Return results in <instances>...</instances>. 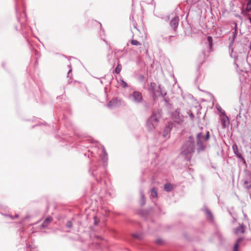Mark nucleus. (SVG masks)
<instances>
[{"instance_id":"4","label":"nucleus","mask_w":251,"mask_h":251,"mask_svg":"<svg viewBox=\"0 0 251 251\" xmlns=\"http://www.w3.org/2000/svg\"><path fill=\"white\" fill-rule=\"evenodd\" d=\"M128 99L133 103L138 104L143 101V96L140 91H134L128 96Z\"/></svg>"},{"instance_id":"30","label":"nucleus","mask_w":251,"mask_h":251,"mask_svg":"<svg viewBox=\"0 0 251 251\" xmlns=\"http://www.w3.org/2000/svg\"><path fill=\"white\" fill-rule=\"evenodd\" d=\"M188 114L189 115V116L191 118V119H193V118H194V115L192 113H189V112H188Z\"/></svg>"},{"instance_id":"27","label":"nucleus","mask_w":251,"mask_h":251,"mask_svg":"<svg viewBox=\"0 0 251 251\" xmlns=\"http://www.w3.org/2000/svg\"><path fill=\"white\" fill-rule=\"evenodd\" d=\"M66 227L69 228H72L73 226V224H72V222L70 221H68L67 223H66Z\"/></svg>"},{"instance_id":"1","label":"nucleus","mask_w":251,"mask_h":251,"mask_svg":"<svg viewBox=\"0 0 251 251\" xmlns=\"http://www.w3.org/2000/svg\"><path fill=\"white\" fill-rule=\"evenodd\" d=\"M196 149L194 139L190 136L188 139L183 144L181 149V154L185 159L190 161Z\"/></svg>"},{"instance_id":"15","label":"nucleus","mask_w":251,"mask_h":251,"mask_svg":"<svg viewBox=\"0 0 251 251\" xmlns=\"http://www.w3.org/2000/svg\"><path fill=\"white\" fill-rule=\"evenodd\" d=\"M171 129V125L167 126L164 130L163 136L164 138H167L169 136V134Z\"/></svg>"},{"instance_id":"28","label":"nucleus","mask_w":251,"mask_h":251,"mask_svg":"<svg viewBox=\"0 0 251 251\" xmlns=\"http://www.w3.org/2000/svg\"><path fill=\"white\" fill-rule=\"evenodd\" d=\"M138 79L140 81H142L144 79V76L143 75H140L138 77Z\"/></svg>"},{"instance_id":"21","label":"nucleus","mask_w":251,"mask_h":251,"mask_svg":"<svg viewBox=\"0 0 251 251\" xmlns=\"http://www.w3.org/2000/svg\"><path fill=\"white\" fill-rule=\"evenodd\" d=\"M155 83H153V82H151V85L149 87V90L152 92L154 96L158 95L155 93V92L154 91V87H155Z\"/></svg>"},{"instance_id":"33","label":"nucleus","mask_w":251,"mask_h":251,"mask_svg":"<svg viewBox=\"0 0 251 251\" xmlns=\"http://www.w3.org/2000/svg\"><path fill=\"white\" fill-rule=\"evenodd\" d=\"M236 33H237L236 29H235L234 31L233 32V36L234 37H235Z\"/></svg>"},{"instance_id":"9","label":"nucleus","mask_w":251,"mask_h":251,"mask_svg":"<svg viewBox=\"0 0 251 251\" xmlns=\"http://www.w3.org/2000/svg\"><path fill=\"white\" fill-rule=\"evenodd\" d=\"M179 18L177 16L174 17L170 21V25L174 28V31H176L178 25Z\"/></svg>"},{"instance_id":"12","label":"nucleus","mask_w":251,"mask_h":251,"mask_svg":"<svg viewBox=\"0 0 251 251\" xmlns=\"http://www.w3.org/2000/svg\"><path fill=\"white\" fill-rule=\"evenodd\" d=\"M245 232V226L242 224L235 228L234 230V233L236 235H240V234L244 233Z\"/></svg>"},{"instance_id":"13","label":"nucleus","mask_w":251,"mask_h":251,"mask_svg":"<svg viewBox=\"0 0 251 251\" xmlns=\"http://www.w3.org/2000/svg\"><path fill=\"white\" fill-rule=\"evenodd\" d=\"M223 128H226L228 126L229 120L228 117L226 115H224L223 118L221 120Z\"/></svg>"},{"instance_id":"31","label":"nucleus","mask_w":251,"mask_h":251,"mask_svg":"<svg viewBox=\"0 0 251 251\" xmlns=\"http://www.w3.org/2000/svg\"><path fill=\"white\" fill-rule=\"evenodd\" d=\"M27 250L26 251H28V249L30 248H31V249H34V247H33L32 246H31V245H29L28 247H27Z\"/></svg>"},{"instance_id":"25","label":"nucleus","mask_w":251,"mask_h":251,"mask_svg":"<svg viewBox=\"0 0 251 251\" xmlns=\"http://www.w3.org/2000/svg\"><path fill=\"white\" fill-rule=\"evenodd\" d=\"M120 85L124 88H127L128 87L127 83L122 79L121 80Z\"/></svg>"},{"instance_id":"18","label":"nucleus","mask_w":251,"mask_h":251,"mask_svg":"<svg viewBox=\"0 0 251 251\" xmlns=\"http://www.w3.org/2000/svg\"><path fill=\"white\" fill-rule=\"evenodd\" d=\"M243 238L241 237L237 239L236 243L234 245L233 251H238L239 244L240 242H241L243 240Z\"/></svg>"},{"instance_id":"3","label":"nucleus","mask_w":251,"mask_h":251,"mask_svg":"<svg viewBox=\"0 0 251 251\" xmlns=\"http://www.w3.org/2000/svg\"><path fill=\"white\" fill-rule=\"evenodd\" d=\"M160 115L159 113L153 112L148 119L146 123V127L149 131H152L158 126Z\"/></svg>"},{"instance_id":"36","label":"nucleus","mask_w":251,"mask_h":251,"mask_svg":"<svg viewBox=\"0 0 251 251\" xmlns=\"http://www.w3.org/2000/svg\"><path fill=\"white\" fill-rule=\"evenodd\" d=\"M236 29V31H237V24H235V27H234V30Z\"/></svg>"},{"instance_id":"38","label":"nucleus","mask_w":251,"mask_h":251,"mask_svg":"<svg viewBox=\"0 0 251 251\" xmlns=\"http://www.w3.org/2000/svg\"><path fill=\"white\" fill-rule=\"evenodd\" d=\"M134 236L136 238H138V236L137 235H134Z\"/></svg>"},{"instance_id":"8","label":"nucleus","mask_w":251,"mask_h":251,"mask_svg":"<svg viewBox=\"0 0 251 251\" xmlns=\"http://www.w3.org/2000/svg\"><path fill=\"white\" fill-rule=\"evenodd\" d=\"M100 151H101V152L100 154V157L101 159V160L103 162V171H104V169L106 166V163L108 161V155L106 152L105 148L102 146H100Z\"/></svg>"},{"instance_id":"17","label":"nucleus","mask_w":251,"mask_h":251,"mask_svg":"<svg viewBox=\"0 0 251 251\" xmlns=\"http://www.w3.org/2000/svg\"><path fill=\"white\" fill-rule=\"evenodd\" d=\"M173 189V186L170 183H166L164 185V190L167 192H171Z\"/></svg>"},{"instance_id":"40","label":"nucleus","mask_w":251,"mask_h":251,"mask_svg":"<svg viewBox=\"0 0 251 251\" xmlns=\"http://www.w3.org/2000/svg\"><path fill=\"white\" fill-rule=\"evenodd\" d=\"M174 36H170L169 37V38H171L172 37H174Z\"/></svg>"},{"instance_id":"34","label":"nucleus","mask_w":251,"mask_h":251,"mask_svg":"<svg viewBox=\"0 0 251 251\" xmlns=\"http://www.w3.org/2000/svg\"><path fill=\"white\" fill-rule=\"evenodd\" d=\"M71 72H72V69H70L68 73V77H69V75Z\"/></svg>"},{"instance_id":"22","label":"nucleus","mask_w":251,"mask_h":251,"mask_svg":"<svg viewBox=\"0 0 251 251\" xmlns=\"http://www.w3.org/2000/svg\"><path fill=\"white\" fill-rule=\"evenodd\" d=\"M216 108H217V110L219 112H220L221 114H222V115L223 116L226 115L225 111L222 109V108L219 105H216Z\"/></svg>"},{"instance_id":"26","label":"nucleus","mask_w":251,"mask_h":251,"mask_svg":"<svg viewBox=\"0 0 251 251\" xmlns=\"http://www.w3.org/2000/svg\"><path fill=\"white\" fill-rule=\"evenodd\" d=\"M207 41L208 42L209 45L210 47L211 48L212 46V42H213V40H212V37L208 36L207 37Z\"/></svg>"},{"instance_id":"41","label":"nucleus","mask_w":251,"mask_h":251,"mask_svg":"<svg viewBox=\"0 0 251 251\" xmlns=\"http://www.w3.org/2000/svg\"><path fill=\"white\" fill-rule=\"evenodd\" d=\"M159 95H162V93L161 92H159Z\"/></svg>"},{"instance_id":"16","label":"nucleus","mask_w":251,"mask_h":251,"mask_svg":"<svg viewBox=\"0 0 251 251\" xmlns=\"http://www.w3.org/2000/svg\"><path fill=\"white\" fill-rule=\"evenodd\" d=\"M203 210L205 211L208 218L210 220H212L213 216L211 212L206 207L204 208Z\"/></svg>"},{"instance_id":"14","label":"nucleus","mask_w":251,"mask_h":251,"mask_svg":"<svg viewBox=\"0 0 251 251\" xmlns=\"http://www.w3.org/2000/svg\"><path fill=\"white\" fill-rule=\"evenodd\" d=\"M52 218L51 217H48L42 224V227L44 228H46L49 224L52 221Z\"/></svg>"},{"instance_id":"10","label":"nucleus","mask_w":251,"mask_h":251,"mask_svg":"<svg viewBox=\"0 0 251 251\" xmlns=\"http://www.w3.org/2000/svg\"><path fill=\"white\" fill-rule=\"evenodd\" d=\"M233 151L234 153L242 161L245 162V158L242 156V155L238 152V147L236 144H234L232 145V147Z\"/></svg>"},{"instance_id":"20","label":"nucleus","mask_w":251,"mask_h":251,"mask_svg":"<svg viewBox=\"0 0 251 251\" xmlns=\"http://www.w3.org/2000/svg\"><path fill=\"white\" fill-rule=\"evenodd\" d=\"M140 197H141L140 204L141 205H144L145 204V201H146L145 196H144L142 191H140Z\"/></svg>"},{"instance_id":"39","label":"nucleus","mask_w":251,"mask_h":251,"mask_svg":"<svg viewBox=\"0 0 251 251\" xmlns=\"http://www.w3.org/2000/svg\"><path fill=\"white\" fill-rule=\"evenodd\" d=\"M99 173H100V174H101V175H104V174H101V172H99Z\"/></svg>"},{"instance_id":"23","label":"nucleus","mask_w":251,"mask_h":251,"mask_svg":"<svg viewBox=\"0 0 251 251\" xmlns=\"http://www.w3.org/2000/svg\"><path fill=\"white\" fill-rule=\"evenodd\" d=\"M131 44L133 46H140L141 45L140 42L136 40H132L131 41Z\"/></svg>"},{"instance_id":"7","label":"nucleus","mask_w":251,"mask_h":251,"mask_svg":"<svg viewBox=\"0 0 251 251\" xmlns=\"http://www.w3.org/2000/svg\"><path fill=\"white\" fill-rule=\"evenodd\" d=\"M124 104V101L119 98H115L110 100L107 104V107L109 108H114Z\"/></svg>"},{"instance_id":"37","label":"nucleus","mask_w":251,"mask_h":251,"mask_svg":"<svg viewBox=\"0 0 251 251\" xmlns=\"http://www.w3.org/2000/svg\"><path fill=\"white\" fill-rule=\"evenodd\" d=\"M248 20H249V21H250V23L251 24V18L249 17V18H248Z\"/></svg>"},{"instance_id":"11","label":"nucleus","mask_w":251,"mask_h":251,"mask_svg":"<svg viewBox=\"0 0 251 251\" xmlns=\"http://www.w3.org/2000/svg\"><path fill=\"white\" fill-rule=\"evenodd\" d=\"M244 187L247 190L251 188V174L249 173L248 178L244 180Z\"/></svg>"},{"instance_id":"29","label":"nucleus","mask_w":251,"mask_h":251,"mask_svg":"<svg viewBox=\"0 0 251 251\" xmlns=\"http://www.w3.org/2000/svg\"><path fill=\"white\" fill-rule=\"evenodd\" d=\"M155 243L157 244H161L163 243V241L161 239H157L155 241Z\"/></svg>"},{"instance_id":"32","label":"nucleus","mask_w":251,"mask_h":251,"mask_svg":"<svg viewBox=\"0 0 251 251\" xmlns=\"http://www.w3.org/2000/svg\"><path fill=\"white\" fill-rule=\"evenodd\" d=\"M235 37H234L233 36H232L231 43L232 44H233L234 42Z\"/></svg>"},{"instance_id":"24","label":"nucleus","mask_w":251,"mask_h":251,"mask_svg":"<svg viewBox=\"0 0 251 251\" xmlns=\"http://www.w3.org/2000/svg\"><path fill=\"white\" fill-rule=\"evenodd\" d=\"M122 70V66L120 64L118 65L115 68V71L116 74H119Z\"/></svg>"},{"instance_id":"2","label":"nucleus","mask_w":251,"mask_h":251,"mask_svg":"<svg viewBox=\"0 0 251 251\" xmlns=\"http://www.w3.org/2000/svg\"><path fill=\"white\" fill-rule=\"evenodd\" d=\"M210 134L208 131L204 136L201 132L199 133L196 136L197 145L196 149L198 153L203 151L206 148V146L203 143V141H207L209 139Z\"/></svg>"},{"instance_id":"5","label":"nucleus","mask_w":251,"mask_h":251,"mask_svg":"<svg viewBox=\"0 0 251 251\" xmlns=\"http://www.w3.org/2000/svg\"><path fill=\"white\" fill-rule=\"evenodd\" d=\"M172 118L175 123L181 124L184 121L185 117L181 114L180 109H177L173 113Z\"/></svg>"},{"instance_id":"6","label":"nucleus","mask_w":251,"mask_h":251,"mask_svg":"<svg viewBox=\"0 0 251 251\" xmlns=\"http://www.w3.org/2000/svg\"><path fill=\"white\" fill-rule=\"evenodd\" d=\"M98 170V167L96 165H93L89 169V172L91 175L95 177L96 181L100 183L101 182V174L99 173V171L97 172Z\"/></svg>"},{"instance_id":"19","label":"nucleus","mask_w":251,"mask_h":251,"mask_svg":"<svg viewBox=\"0 0 251 251\" xmlns=\"http://www.w3.org/2000/svg\"><path fill=\"white\" fill-rule=\"evenodd\" d=\"M151 197L152 198H155L157 197V190L156 188H153L151 189Z\"/></svg>"},{"instance_id":"42","label":"nucleus","mask_w":251,"mask_h":251,"mask_svg":"<svg viewBox=\"0 0 251 251\" xmlns=\"http://www.w3.org/2000/svg\"><path fill=\"white\" fill-rule=\"evenodd\" d=\"M98 238H100V237H99V236H97Z\"/></svg>"},{"instance_id":"35","label":"nucleus","mask_w":251,"mask_h":251,"mask_svg":"<svg viewBox=\"0 0 251 251\" xmlns=\"http://www.w3.org/2000/svg\"><path fill=\"white\" fill-rule=\"evenodd\" d=\"M18 217V214H16L15 215V217H12V216H10V217L12 218V219H14L15 218H17Z\"/></svg>"}]
</instances>
